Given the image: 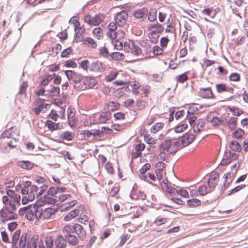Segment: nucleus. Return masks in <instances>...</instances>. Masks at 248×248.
I'll list each match as a JSON object with an SVG mask.
<instances>
[{
    "label": "nucleus",
    "instance_id": "nucleus-1",
    "mask_svg": "<svg viewBox=\"0 0 248 248\" xmlns=\"http://www.w3.org/2000/svg\"><path fill=\"white\" fill-rule=\"evenodd\" d=\"M21 231L16 230L13 234L12 243L13 246H16L18 244L20 248H45L40 245L41 241L39 240L38 235L35 234L30 238V235L27 233H23L20 235Z\"/></svg>",
    "mask_w": 248,
    "mask_h": 248
},
{
    "label": "nucleus",
    "instance_id": "nucleus-2",
    "mask_svg": "<svg viewBox=\"0 0 248 248\" xmlns=\"http://www.w3.org/2000/svg\"><path fill=\"white\" fill-rule=\"evenodd\" d=\"M38 187L35 185H31V181H25L23 184L21 193L23 197L21 200L23 205L27 204L29 202H32L34 200L37 194Z\"/></svg>",
    "mask_w": 248,
    "mask_h": 248
},
{
    "label": "nucleus",
    "instance_id": "nucleus-3",
    "mask_svg": "<svg viewBox=\"0 0 248 248\" xmlns=\"http://www.w3.org/2000/svg\"><path fill=\"white\" fill-rule=\"evenodd\" d=\"M66 190V188L64 187H59L58 186H51L47 190V194L48 195L54 196L56 199L50 197L49 196H45L40 200L41 202H42L44 204L45 203H56V201H57V196H58L60 194L64 193Z\"/></svg>",
    "mask_w": 248,
    "mask_h": 248
},
{
    "label": "nucleus",
    "instance_id": "nucleus-4",
    "mask_svg": "<svg viewBox=\"0 0 248 248\" xmlns=\"http://www.w3.org/2000/svg\"><path fill=\"white\" fill-rule=\"evenodd\" d=\"M40 202H41V201L38 202L37 205H30L21 208L19 210L20 214L25 213V217L29 220L32 221L35 219L39 220V217H38V206L42 205L41 203H40Z\"/></svg>",
    "mask_w": 248,
    "mask_h": 248
},
{
    "label": "nucleus",
    "instance_id": "nucleus-5",
    "mask_svg": "<svg viewBox=\"0 0 248 248\" xmlns=\"http://www.w3.org/2000/svg\"><path fill=\"white\" fill-rule=\"evenodd\" d=\"M163 26L159 23L152 24L147 27V30L149 31L148 37L153 43H156L158 41L159 34L164 31Z\"/></svg>",
    "mask_w": 248,
    "mask_h": 248
},
{
    "label": "nucleus",
    "instance_id": "nucleus-6",
    "mask_svg": "<svg viewBox=\"0 0 248 248\" xmlns=\"http://www.w3.org/2000/svg\"><path fill=\"white\" fill-rule=\"evenodd\" d=\"M180 144L178 141L166 140L162 142L160 147L169 154H173L178 151Z\"/></svg>",
    "mask_w": 248,
    "mask_h": 248
},
{
    "label": "nucleus",
    "instance_id": "nucleus-7",
    "mask_svg": "<svg viewBox=\"0 0 248 248\" xmlns=\"http://www.w3.org/2000/svg\"><path fill=\"white\" fill-rule=\"evenodd\" d=\"M105 18V16L103 14H98L92 16L90 15H87L84 17L85 23L90 26H98Z\"/></svg>",
    "mask_w": 248,
    "mask_h": 248
},
{
    "label": "nucleus",
    "instance_id": "nucleus-8",
    "mask_svg": "<svg viewBox=\"0 0 248 248\" xmlns=\"http://www.w3.org/2000/svg\"><path fill=\"white\" fill-rule=\"evenodd\" d=\"M19 137V130L16 126L11 127L5 130L0 135V139H12L15 141L16 139Z\"/></svg>",
    "mask_w": 248,
    "mask_h": 248
},
{
    "label": "nucleus",
    "instance_id": "nucleus-9",
    "mask_svg": "<svg viewBox=\"0 0 248 248\" xmlns=\"http://www.w3.org/2000/svg\"><path fill=\"white\" fill-rule=\"evenodd\" d=\"M197 95L204 99L214 100L216 98L211 87L200 88L198 91Z\"/></svg>",
    "mask_w": 248,
    "mask_h": 248
},
{
    "label": "nucleus",
    "instance_id": "nucleus-10",
    "mask_svg": "<svg viewBox=\"0 0 248 248\" xmlns=\"http://www.w3.org/2000/svg\"><path fill=\"white\" fill-rule=\"evenodd\" d=\"M188 120L195 132L199 133L203 129L204 126V122L203 119H197L196 116H191L189 117Z\"/></svg>",
    "mask_w": 248,
    "mask_h": 248
},
{
    "label": "nucleus",
    "instance_id": "nucleus-11",
    "mask_svg": "<svg viewBox=\"0 0 248 248\" xmlns=\"http://www.w3.org/2000/svg\"><path fill=\"white\" fill-rule=\"evenodd\" d=\"M8 198L9 202L20 206L21 205V197L19 194L16 193L12 189H8L6 190V195L3 196L2 198Z\"/></svg>",
    "mask_w": 248,
    "mask_h": 248
},
{
    "label": "nucleus",
    "instance_id": "nucleus-12",
    "mask_svg": "<svg viewBox=\"0 0 248 248\" xmlns=\"http://www.w3.org/2000/svg\"><path fill=\"white\" fill-rule=\"evenodd\" d=\"M65 74L68 79L75 84L80 83L84 78L81 73L74 70H66L65 71Z\"/></svg>",
    "mask_w": 248,
    "mask_h": 248
},
{
    "label": "nucleus",
    "instance_id": "nucleus-13",
    "mask_svg": "<svg viewBox=\"0 0 248 248\" xmlns=\"http://www.w3.org/2000/svg\"><path fill=\"white\" fill-rule=\"evenodd\" d=\"M56 212V210L52 208H46L43 209L42 208L39 207V210L38 212V217H39V220L40 219H48L53 215H54Z\"/></svg>",
    "mask_w": 248,
    "mask_h": 248
},
{
    "label": "nucleus",
    "instance_id": "nucleus-14",
    "mask_svg": "<svg viewBox=\"0 0 248 248\" xmlns=\"http://www.w3.org/2000/svg\"><path fill=\"white\" fill-rule=\"evenodd\" d=\"M124 49L127 52H131L135 55L141 53V49L137 46H135L131 41H126L124 43Z\"/></svg>",
    "mask_w": 248,
    "mask_h": 248
},
{
    "label": "nucleus",
    "instance_id": "nucleus-15",
    "mask_svg": "<svg viewBox=\"0 0 248 248\" xmlns=\"http://www.w3.org/2000/svg\"><path fill=\"white\" fill-rule=\"evenodd\" d=\"M17 217V214H14L3 208L0 210V220L2 223H5L9 220L16 219Z\"/></svg>",
    "mask_w": 248,
    "mask_h": 248
},
{
    "label": "nucleus",
    "instance_id": "nucleus-16",
    "mask_svg": "<svg viewBox=\"0 0 248 248\" xmlns=\"http://www.w3.org/2000/svg\"><path fill=\"white\" fill-rule=\"evenodd\" d=\"M170 183L167 179H164L161 183V186L163 190L167 192L171 197L178 195V191L175 188L170 186Z\"/></svg>",
    "mask_w": 248,
    "mask_h": 248
},
{
    "label": "nucleus",
    "instance_id": "nucleus-17",
    "mask_svg": "<svg viewBox=\"0 0 248 248\" xmlns=\"http://www.w3.org/2000/svg\"><path fill=\"white\" fill-rule=\"evenodd\" d=\"M48 116L50 118L55 121H56L59 118L62 119L65 116V109L62 107H59L56 109H52Z\"/></svg>",
    "mask_w": 248,
    "mask_h": 248
},
{
    "label": "nucleus",
    "instance_id": "nucleus-18",
    "mask_svg": "<svg viewBox=\"0 0 248 248\" xmlns=\"http://www.w3.org/2000/svg\"><path fill=\"white\" fill-rule=\"evenodd\" d=\"M127 19V13L123 11L117 14L115 17V21L119 26L123 27L126 24Z\"/></svg>",
    "mask_w": 248,
    "mask_h": 248
},
{
    "label": "nucleus",
    "instance_id": "nucleus-19",
    "mask_svg": "<svg viewBox=\"0 0 248 248\" xmlns=\"http://www.w3.org/2000/svg\"><path fill=\"white\" fill-rule=\"evenodd\" d=\"M219 181V174L217 171H212L208 180V186L213 191Z\"/></svg>",
    "mask_w": 248,
    "mask_h": 248
},
{
    "label": "nucleus",
    "instance_id": "nucleus-20",
    "mask_svg": "<svg viewBox=\"0 0 248 248\" xmlns=\"http://www.w3.org/2000/svg\"><path fill=\"white\" fill-rule=\"evenodd\" d=\"M2 202L4 205L2 208L3 209L9 211V212L14 214H17L16 211L18 206L11 203V202H9L8 198H2Z\"/></svg>",
    "mask_w": 248,
    "mask_h": 248
},
{
    "label": "nucleus",
    "instance_id": "nucleus-21",
    "mask_svg": "<svg viewBox=\"0 0 248 248\" xmlns=\"http://www.w3.org/2000/svg\"><path fill=\"white\" fill-rule=\"evenodd\" d=\"M67 113L68 124L70 127H73L77 122V120L75 118V109L69 107L67 109Z\"/></svg>",
    "mask_w": 248,
    "mask_h": 248
},
{
    "label": "nucleus",
    "instance_id": "nucleus-22",
    "mask_svg": "<svg viewBox=\"0 0 248 248\" xmlns=\"http://www.w3.org/2000/svg\"><path fill=\"white\" fill-rule=\"evenodd\" d=\"M145 148V145L140 141H138V142L135 145V151L133 152L131 154L132 157L133 158H136L141 156L142 155L141 152L143 151Z\"/></svg>",
    "mask_w": 248,
    "mask_h": 248
},
{
    "label": "nucleus",
    "instance_id": "nucleus-23",
    "mask_svg": "<svg viewBox=\"0 0 248 248\" xmlns=\"http://www.w3.org/2000/svg\"><path fill=\"white\" fill-rule=\"evenodd\" d=\"M83 83L85 86L84 89H91L97 84V81L93 77L86 76L83 78Z\"/></svg>",
    "mask_w": 248,
    "mask_h": 248
},
{
    "label": "nucleus",
    "instance_id": "nucleus-24",
    "mask_svg": "<svg viewBox=\"0 0 248 248\" xmlns=\"http://www.w3.org/2000/svg\"><path fill=\"white\" fill-rule=\"evenodd\" d=\"M78 209H80V210L78 220L82 224H86L89 222V217L85 213V209L83 205L79 206Z\"/></svg>",
    "mask_w": 248,
    "mask_h": 248
},
{
    "label": "nucleus",
    "instance_id": "nucleus-25",
    "mask_svg": "<svg viewBox=\"0 0 248 248\" xmlns=\"http://www.w3.org/2000/svg\"><path fill=\"white\" fill-rule=\"evenodd\" d=\"M157 169L156 170V174L157 178L158 180H160L163 177V175H165V164L162 162L158 161L156 164Z\"/></svg>",
    "mask_w": 248,
    "mask_h": 248
},
{
    "label": "nucleus",
    "instance_id": "nucleus-26",
    "mask_svg": "<svg viewBox=\"0 0 248 248\" xmlns=\"http://www.w3.org/2000/svg\"><path fill=\"white\" fill-rule=\"evenodd\" d=\"M107 36L111 39H115L116 40H120L125 37V32L123 30H119L115 32L112 33H107Z\"/></svg>",
    "mask_w": 248,
    "mask_h": 248
},
{
    "label": "nucleus",
    "instance_id": "nucleus-27",
    "mask_svg": "<svg viewBox=\"0 0 248 248\" xmlns=\"http://www.w3.org/2000/svg\"><path fill=\"white\" fill-rule=\"evenodd\" d=\"M74 232L76 233L78 237L81 239H83L86 237V232L85 230L81 225L78 223L75 224Z\"/></svg>",
    "mask_w": 248,
    "mask_h": 248
},
{
    "label": "nucleus",
    "instance_id": "nucleus-28",
    "mask_svg": "<svg viewBox=\"0 0 248 248\" xmlns=\"http://www.w3.org/2000/svg\"><path fill=\"white\" fill-rule=\"evenodd\" d=\"M195 137L194 135L186 133L184 135L181 139V142L183 146L186 147L191 143L195 140Z\"/></svg>",
    "mask_w": 248,
    "mask_h": 248
},
{
    "label": "nucleus",
    "instance_id": "nucleus-29",
    "mask_svg": "<svg viewBox=\"0 0 248 248\" xmlns=\"http://www.w3.org/2000/svg\"><path fill=\"white\" fill-rule=\"evenodd\" d=\"M111 118V115L109 111H105L101 113L97 118V123L103 124L106 123Z\"/></svg>",
    "mask_w": 248,
    "mask_h": 248
},
{
    "label": "nucleus",
    "instance_id": "nucleus-30",
    "mask_svg": "<svg viewBox=\"0 0 248 248\" xmlns=\"http://www.w3.org/2000/svg\"><path fill=\"white\" fill-rule=\"evenodd\" d=\"M215 87L218 93H222L227 92H230L232 93L234 91L232 88L228 87L225 84H217Z\"/></svg>",
    "mask_w": 248,
    "mask_h": 248
},
{
    "label": "nucleus",
    "instance_id": "nucleus-31",
    "mask_svg": "<svg viewBox=\"0 0 248 248\" xmlns=\"http://www.w3.org/2000/svg\"><path fill=\"white\" fill-rule=\"evenodd\" d=\"M79 210L80 209H78V206L77 208L71 211L64 216L63 220L64 221L67 222L75 218L79 214Z\"/></svg>",
    "mask_w": 248,
    "mask_h": 248
},
{
    "label": "nucleus",
    "instance_id": "nucleus-32",
    "mask_svg": "<svg viewBox=\"0 0 248 248\" xmlns=\"http://www.w3.org/2000/svg\"><path fill=\"white\" fill-rule=\"evenodd\" d=\"M62 235H59L55 240V245L57 248H65L66 243Z\"/></svg>",
    "mask_w": 248,
    "mask_h": 248
},
{
    "label": "nucleus",
    "instance_id": "nucleus-33",
    "mask_svg": "<svg viewBox=\"0 0 248 248\" xmlns=\"http://www.w3.org/2000/svg\"><path fill=\"white\" fill-rule=\"evenodd\" d=\"M197 106H199V105L198 104H192L189 105L186 116V118L188 120H189V117L196 116L194 114L197 113L199 111V108Z\"/></svg>",
    "mask_w": 248,
    "mask_h": 248
},
{
    "label": "nucleus",
    "instance_id": "nucleus-34",
    "mask_svg": "<svg viewBox=\"0 0 248 248\" xmlns=\"http://www.w3.org/2000/svg\"><path fill=\"white\" fill-rule=\"evenodd\" d=\"M102 63L98 61L92 62L89 64L88 71L93 73H98L100 71Z\"/></svg>",
    "mask_w": 248,
    "mask_h": 248
},
{
    "label": "nucleus",
    "instance_id": "nucleus-35",
    "mask_svg": "<svg viewBox=\"0 0 248 248\" xmlns=\"http://www.w3.org/2000/svg\"><path fill=\"white\" fill-rule=\"evenodd\" d=\"M74 136L75 134L74 132L69 131H65L60 134L59 138L60 140H62L71 141L74 139Z\"/></svg>",
    "mask_w": 248,
    "mask_h": 248
},
{
    "label": "nucleus",
    "instance_id": "nucleus-36",
    "mask_svg": "<svg viewBox=\"0 0 248 248\" xmlns=\"http://www.w3.org/2000/svg\"><path fill=\"white\" fill-rule=\"evenodd\" d=\"M83 44L88 47L95 49L97 46V44L95 41L90 37H86L82 40Z\"/></svg>",
    "mask_w": 248,
    "mask_h": 248
},
{
    "label": "nucleus",
    "instance_id": "nucleus-37",
    "mask_svg": "<svg viewBox=\"0 0 248 248\" xmlns=\"http://www.w3.org/2000/svg\"><path fill=\"white\" fill-rule=\"evenodd\" d=\"M64 238L66 241L71 245L75 246L78 243V237L73 234L65 235Z\"/></svg>",
    "mask_w": 248,
    "mask_h": 248
},
{
    "label": "nucleus",
    "instance_id": "nucleus-38",
    "mask_svg": "<svg viewBox=\"0 0 248 248\" xmlns=\"http://www.w3.org/2000/svg\"><path fill=\"white\" fill-rule=\"evenodd\" d=\"M39 240L41 241L42 242H40V245L41 247L43 246L45 247V248H52L53 246V239L51 236H47L45 237V241L46 243V246H44L43 244V241L41 239Z\"/></svg>",
    "mask_w": 248,
    "mask_h": 248
},
{
    "label": "nucleus",
    "instance_id": "nucleus-39",
    "mask_svg": "<svg viewBox=\"0 0 248 248\" xmlns=\"http://www.w3.org/2000/svg\"><path fill=\"white\" fill-rule=\"evenodd\" d=\"M148 14V10L145 8H142L136 10L134 13V16L136 18H143L145 17Z\"/></svg>",
    "mask_w": 248,
    "mask_h": 248
},
{
    "label": "nucleus",
    "instance_id": "nucleus-40",
    "mask_svg": "<svg viewBox=\"0 0 248 248\" xmlns=\"http://www.w3.org/2000/svg\"><path fill=\"white\" fill-rule=\"evenodd\" d=\"M75 224L71 225L70 224H67L65 225L62 229V232L65 235L71 234L72 233L74 232Z\"/></svg>",
    "mask_w": 248,
    "mask_h": 248
},
{
    "label": "nucleus",
    "instance_id": "nucleus-41",
    "mask_svg": "<svg viewBox=\"0 0 248 248\" xmlns=\"http://www.w3.org/2000/svg\"><path fill=\"white\" fill-rule=\"evenodd\" d=\"M237 118L235 117H231L227 122V125L229 129L234 130L237 125Z\"/></svg>",
    "mask_w": 248,
    "mask_h": 248
},
{
    "label": "nucleus",
    "instance_id": "nucleus-42",
    "mask_svg": "<svg viewBox=\"0 0 248 248\" xmlns=\"http://www.w3.org/2000/svg\"><path fill=\"white\" fill-rule=\"evenodd\" d=\"M245 132L242 129L239 128L235 129L232 133L233 138L239 140L242 139L245 135Z\"/></svg>",
    "mask_w": 248,
    "mask_h": 248
},
{
    "label": "nucleus",
    "instance_id": "nucleus-43",
    "mask_svg": "<svg viewBox=\"0 0 248 248\" xmlns=\"http://www.w3.org/2000/svg\"><path fill=\"white\" fill-rule=\"evenodd\" d=\"M164 126V124L162 122H158L154 124L150 128V131L153 134L156 133L162 129Z\"/></svg>",
    "mask_w": 248,
    "mask_h": 248
},
{
    "label": "nucleus",
    "instance_id": "nucleus-44",
    "mask_svg": "<svg viewBox=\"0 0 248 248\" xmlns=\"http://www.w3.org/2000/svg\"><path fill=\"white\" fill-rule=\"evenodd\" d=\"M212 190L207 186L206 184H203L201 186L198 188V192L200 195L204 196L208 193L211 192Z\"/></svg>",
    "mask_w": 248,
    "mask_h": 248
},
{
    "label": "nucleus",
    "instance_id": "nucleus-45",
    "mask_svg": "<svg viewBox=\"0 0 248 248\" xmlns=\"http://www.w3.org/2000/svg\"><path fill=\"white\" fill-rule=\"evenodd\" d=\"M130 85L131 86L132 88V93L135 94L137 95L139 93V92L138 91V89L140 87V82H139L137 81H132L130 82Z\"/></svg>",
    "mask_w": 248,
    "mask_h": 248
},
{
    "label": "nucleus",
    "instance_id": "nucleus-46",
    "mask_svg": "<svg viewBox=\"0 0 248 248\" xmlns=\"http://www.w3.org/2000/svg\"><path fill=\"white\" fill-rule=\"evenodd\" d=\"M46 126L51 131H53L59 129V123H55L50 120L46 121Z\"/></svg>",
    "mask_w": 248,
    "mask_h": 248
},
{
    "label": "nucleus",
    "instance_id": "nucleus-47",
    "mask_svg": "<svg viewBox=\"0 0 248 248\" xmlns=\"http://www.w3.org/2000/svg\"><path fill=\"white\" fill-rule=\"evenodd\" d=\"M77 30L78 31L76 35V40L77 42L81 41L82 40L83 34H84L86 31L85 28L79 26Z\"/></svg>",
    "mask_w": 248,
    "mask_h": 248
},
{
    "label": "nucleus",
    "instance_id": "nucleus-48",
    "mask_svg": "<svg viewBox=\"0 0 248 248\" xmlns=\"http://www.w3.org/2000/svg\"><path fill=\"white\" fill-rule=\"evenodd\" d=\"M37 105H38V108H32V110L36 114H38L40 112H45L47 109V104L40 103Z\"/></svg>",
    "mask_w": 248,
    "mask_h": 248
},
{
    "label": "nucleus",
    "instance_id": "nucleus-49",
    "mask_svg": "<svg viewBox=\"0 0 248 248\" xmlns=\"http://www.w3.org/2000/svg\"><path fill=\"white\" fill-rule=\"evenodd\" d=\"M229 145L230 148L233 151L240 152L242 150L240 144L237 141H232Z\"/></svg>",
    "mask_w": 248,
    "mask_h": 248
},
{
    "label": "nucleus",
    "instance_id": "nucleus-50",
    "mask_svg": "<svg viewBox=\"0 0 248 248\" xmlns=\"http://www.w3.org/2000/svg\"><path fill=\"white\" fill-rule=\"evenodd\" d=\"M107 107L108 111H113L118 109L120 107V105L118 103H116L114 101H110L107 104Z\"/></svg>",
    "mask_w": 248,
    "mask_h": 248
},
{
    "label": "nucleus",
    "instance_id": "nucleus-51",
    "mask_svg": "<svg viewBox=\"0 0 248 248\" xmlns=\"http://www.w3.org/2000/svg\"><path fill=\"white\" fill-rule=\"evenodd\" d=\"M228 108L229 110L235 116H239L244 113V111L243 110L240 109L237 107H228Z\"/></svg>",
    "mask_w": 248,
    "mask_h": 248
},
{
    "label": "nucleus",
    "instance_id": "nucleus-52",
    "mask_svg": "<svg viewBox=\"0 0 248 248\" xmlns=\"http://www.w3.org/2000/svg\"><path fill=\"white\" fill-rule=\"evenodd\" d=\"M201 202L198 199H193L187 201V204L190 207H196L201 205Z\"/></svg>",
    "mask_w": 248,
    "mask_h": 248
},
{
    "label": "nucleus",
    "instance_id": "nucleus-53",
    "mask_svg": "<svg viewBox=\"0 0 248 248\" xmlns=\"http://www.w3.org/2000/svg\"><path fill=\"white\" fill-rule=\"evenodd\" d=\"M188 73V72L187 71L177 76L176 78L177 82L180 83H183L186 81L188 79L187 76Z\"/></svg>",
    "mask_w": 248,
    "mask_h": 248
},
{
    "label": "nucleus",
    "instance_id": "nucleus-54",
    "mask_svg": "<svg viewBox=\"0 0 248 248\" xmlns=\"http://www.w3.org/2000/svg\"><path fill=\"white\" fill-rule=\"evenodd\" d=\"M118 75V73L116 70H112L110 72V73L105 77V80L107 82H110L114 80L117 75Z\"/></svg>",
    "mask_w": 248,
    "mask_h": 248
},
{
    "label": "nucleus",
    "instance_id": "nucleus-55",
    "mask_svg": "<svg viewBox=\"0 0 248 248\" xmlns=\"http://www.w3.org/2000/svg\"><path fill=\"white\" fill-rule=\"evenodd\" d=\"M93 34L97 39L99 40L103 37V30L99 27L95 28L93 31Z\"/></svg>",
    "mask_w": 248,
    "mask_h": 248
},
{
    "label": "nucleus",
    "instance_id": "nucleus-56",
    "mask_svg": "<svg viewBox=\"0 0 248 248\" xmlns=\"http://www.w3.org/2000/svg\"><path fill=\"white\" fill-rule=\"evenodd\" d=\"M187 127V124H186L183 123L175 126L174 130L176 133H181L186 130Z\"/></svg>",
    "mask_w": 248,
    "mask_h": 248
},
{
    "label": "nucleus",
    "instance_id": "nucleus-57",
    "mask_svg": "<svg viewBox=\"0 0 248 248\" xmlns=\"http://www.w3.org/2000/svg\"><path fill=\"white\" fill-rule=\"evenodd\" d=\"M78 20V16H73L70 20V22L73 25L75 31H77L78 28L80 26V23Z\"/></svg>",
    "mask_w": 248,
    "mask_h": 248
},
{
    "label": "nucleus",
    "instance_id": "nucleus-58",
    "mask_svg": "<svg viewBox=\"0 0 248 248\" xmlns=\"http://www.w3.org/2000/svg\"><path fill=\"white\" fill-rule=\"evenodd\" d=\"M19 165L23 169L29 170L32 168L33 164L30 161H21L19 162Z\"/></svg>",
    "mask_w": 248,
    "mask_h": 248
},
{
    "label": "nucleus",
    "instance_id": "nucleus-59",
    "mask_svg": "<svg viewBox=\"0 0 248 248\" xmlns=\"http://www.w3.org/2000/svg\"><path fill=\"white\" fill-rule=\"evenodd\" d=\"M157 11L154 9H151L148 15V19L151 22H153L156 19Z\"/></svg>",
    "mask_w": 248,
    "mask_h": 248
},
{
    "label": "nucleus",
    "instance_id": "nucleus-60",
    "mask_svg": "<svg viewBox=\"0 0 248 248\" xmlns=\"http://www.w3.org/2000/svg\"><path fill=\"white\" fill-rule=\"evenodd\" d=\"M144 140L146 143L150 145H154L157 143V140L156 139H154L152 137H150L149 134H145L144 136Z\"/></svg>",
    "mask_w": 248,
    "mask_h": 248
},
{
    "label": "nucleus",
    "instance_id": "nucleus-61",
    "mask_svg": "<svg viewBox=\"0 0 248 248\" xmlns=\"http://www.w3.org/2000/svg\"><path fill=\"white\" fill-rule=\"evenodd\" d=\"M47 91L50 95L52 96H57L60 93V88L58 87H51Z\"/></svg>",
    "mask_w": 248,
    "mask_h": 248
},
{
    "label": "nucleus",
    "instance_id": "nucleus-62",
    "mask_svg": "<svg viewBox=\"0 0 248 248\" xmlns=\"http://www.w3.org/2000/svg\"><path fill=\"white\" fill-rule=\"evenodd\" d=\"M89 64L90 62L88 60H83L79 63V67L86 71H88Z\"/></svg>",
    "mask_w": 248,
    "mask_h": 248
},
{
    "label": "nucleus",
    "instance_id": "nucleus-63",
    "mask_svg": "<svg viewBox=\"0 0 248 248\" xmlns=\"http://www.w3.org/2000/svg\"><path fill=\"white\" fill-rule=\"evenodd\" d=\"M223 178L224 179V186H228L229 184L232 182L231 173L230 172L225 173Z\"/></svg>",
    "mask_w": 248,
    "mask_h": 248
},
{
    "label": "nucleus",
    "instance_id": "nucleus-64",
    "mask_svg": "<svg viewBox=\"0 0 248 248\" xmlns=\"http://www.w3.org/2000/svg\"><path fill=\"white\" fill-rule=\"evenodd\" d=\"M28 87V83L27 82H23L19 86L18 94H23L25 93L27 87Z\"/></svg>",
    "mask_w": 248,
    "mask_h": 248
}]
</instances>
